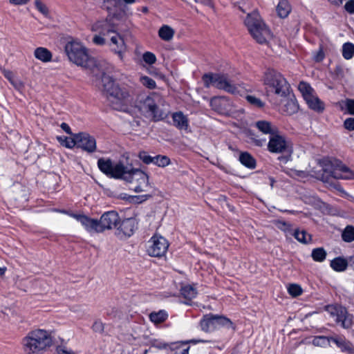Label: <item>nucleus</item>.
Listing matches in <instances>:
<instances>
[{
    "label": "nucleus",
    "mask_w": 354,
    "mask_h": 354,
    "mask_svg": "<svg viewBox=\"0 0 354 354\" xmlns=\"http://www.w3.org/2000/svg\"><path fill=\"white\" fill-rule=\"evenodd\" d=\"M333 166V169L330 171V176L334 178L348 179L353 175L350 169L339 160H335Z\"/></svg>",
    "instance_id": "obj_18"
},
{
    "label": "nucleus",
    "mask_w": 354,
    "mask_h": 354,
    "mask_svg": "<svg viewBox=\"0 0 354 354\" xmlns=\"http://www.w3.org/2000/svg\"><path fill=\"white\" fill-rule=\"evenodd\" d=\"M288 292L292 297H296L302 294L303 290L299 285L292 283L288 286Z\"/></svg>",
    "instance_id": "obj_37"
},
{
    "label": "nucleus",
    "mask_w": 354,
    "mask_h": 354,
    "mask_svg": "<svg viewBox=\"0 0 354 354\" xmlns=\"http://www.w3.org/2000/svg\"><path fill=\"white\" fill-rule=\"evenodd\" d=\"M60 127L66 133H68L69 135H72V132H71V128H70V127L68 126V124H66L65 122H63V123L61 124Z\"/></svg>",
    "instance_id": "obj_54"
},
{
    "label": "nucleus",
    "mask_w": 354,
    "mask_h": 354,
    "mask_svg": "<svg viewBox=\"0 0 354 354\" xmlns=\"http://www.w3.org/2000/svg\"><path fill=\"white\" fill-rule=\"evenodd\" d=\"M180 294L185 299L190 301L196 297L197 291L193 286L186 285L180 288Z\"/></svg>",
    "instance_id": "obj_27"
},
{
    "label": "nucleus",
    "mask_w": 354,
    "mask_h": 354,
    "mask_svg": "<svg viewBox=\"0 0 354 354\" xmlns=\"http://www.w3.org/2000/svg\"><path fill=\"white\" fill-rule=\"evenodd\" d=\"M298 88L301 93L304 100H306L314 94V90L310 85L305 82H301L299 84Z\"/></svg>",
    "instance_id": "obj_31"
},
{
    "label": "nucleus",
    "mask_w": 354,
    "mask_h": 354,
    "mask_svg": "<svg viewBox=\"0 0 354 354\" xmlns=\"http://www.w3.org/2000/svg\"><path fill=\"white\" fill-rule=\"evenodd\" d=\"M35 57L43 62H48L52 59V53L47 48L44 47H38L34 51Z\"/></svg>",
    "instance_id": "obj_23"
},
{
    "label": "nucleus",
    "mask_w": 354,
    "mask_h": 354,
    "mask_svg": "<svg viewBox=\"0 0 354 354\" xmlns=\"http://www.w3.org/2000/svg\"><path fill=\"white\" fill-rule=\"evenodd\" d=\"M73 217L90 233H102L106 230H111L117 227L120 221V216L115 211L104 212L100 220L91 218L84 214H73Z\"/></svg>",
    "instance_id": "obj_2"
},
{
    "label": "nucleus",
    "mask_w": 354,
    "mask_h": 354,
    "mask_svg": "<svg viewBox=\"0 0 354 354\" xmlns=\"http://www.w3.org/2000/svg\"><path fill=\"white\" fill-rule=\"evenodd\" d=\"M268 149L274 153H282L290 151L289 142L286 138L277 133L273 134L268 143Z\"/></svg>",
    "instance_id": "obj_15"
},
{
    "label": "nucleus",
    "mask_w": 354,
    "mask_h": 354,
    "mask_svg": "<svg viewBox=\"0 0 354 354\" xmlns=\"http://www.w3.org/2000/svg\"><path fill=\"white\" fill-rule=\"evenodd\" d=\"M277 11L280 17L285 18L290 12V6L286 1H281L278 3Z\"/></svg>",
    "instance_id": "obj_30"
},
{
    "label": "nucleus",
    "mask_w": 354,
    "mask_h": 354,
    "mask_svg": "<svg viewBox=\"0 0 354 354\" xmlns=\"http://www.w3.org/2000/svg\"><path fill=\"white\" fill-rule=\"evenodd\" d=\"M245 100L248 103L257 108H262L265 105L264 102H262L261 99L254 95H248L245 96Z\"/></svg>",
    "instance_id": "obj_36"
},
{
    "label": "nucleus",
    "mask_w": 354,
    "mask_h": 354,
    "mask_svg": "<svg viewBox=\"0 0 354 354\" xmlns=\"http://www.w3.org/2000/svg\"><path fill=\"white\" fill-rule=\"evenodd\" d=\"M294 237L299 242L307 244L311 242L312 236L305 230H296L293 234Z\"/></svg>",
    "instance_id": "obj_29"
},
{
    "label": "nucleus",
    "mask_w": 354,
    "mask_h": 354,
    "mask_svg": "<svg viewBox=\"0 0 354 354\" xmlns=\"http://www.w3.org/2000/svg\"><path fill=\"white\" fill-rule=\"evenodd\" d=\"M196 3H203L205 5H210L211 4V0H194Z\"/></svg>",
    "instance_id": "obj_56"
},
{
    "label": "nucleus",
    "mask_w": 354,
    "mask_h": 354,
    "mask_svg": "<svg viewBox=\"0 0 354 354\" xmlns=\"http://www.w3.org/2000/svg\"><path fill=\"white\" fill-rule=\"evenodd\" d=\"M340 349L343 352H346L349 354H354V346L353 344L348 340H345L340 347Z\"/></svg>",
    "instance_id": "obj_41"
},
{
    "label": "nucleus",
    "mask_w": 354,
    "mask_h": 354,
    "mask_svg": "<svg viewBox=\"0 0 354 354\" xmlns=\"http://www.w3.org/2000/svg\"><path fill=\"white\" fill-rule=\"evenodd\" d=\"M201 329L205 333H211L221 328L235 330V326L227 317L209 313L203 315L199 323Z\"/></svg>",
    "instance_id": "obj_7"
},
{
    "label": "nucleus",
    "mask_w": 354,
    "mask_h": 354,
    "mask_svg": "<svg viewBox=\"0 0 354 354\" xmlns=\"http://www.w3.org/2000/svg\"><path fill=\"white\" fill-rule=\"evenodd\" d=\"M92 329L95 333H102L104 331V324L100 320H96L94 322Z\"/></svg>",
    "instance_id": "obj_46"
},
{
    "label": "nucleus",
    "mask_w": 354,
    "mask_h": 354,
    "mask_svg": "<svg viewBox=\"0 0 354 354\" xmlns=\"http://www.w3.org/2000/svg\"><path fill=\"white\" fill-rule=\"evenodd\" d=\"M59 354H75L74 353H73L71 351H66L65 349H60L59 351Z\"/></svg>",
    "instance_id": "obj_58"
},
{
    "label": "nucleus",
    "mask_w": 354,
    "mask_h": 354,
    "mask_svg": "<svg viewBox=\"0 0 354 354\" xmlns=\"http://www.w3.org/2000/svg\"><path fill=\"white\" fill-rule=\"evenodd\" d=\"M149 243L151 244L147 248V252L151 257H161L164 256L169 247L167 240L161 236H153Z\"/></svg>",
    "instance_id": "obj_14"
},
{
    "label": "nucleus",
    "mask_w": 354,
    "mask_h": 354,
    "mask_svg": "<svg viewBox=\"0 0 354 354\" xmlns=\"http://www.w3.org/2000/svg\"><path fill=\"white\" fill-rule=\"evenodd\" d=\"M35 5L36 8L44 15L47 16L48 15V9L46 6L40 0H35Z\"/></svg>",
    "instance_id": "obj_43"
},
{
    "label": "nucleus",
    "mask_w": 354,
    "mask_h": 354,
    "mask_svg": "<svg viewBox=\"0 0 354 354\" xmlns=\"http://www.w3.org/2000/svg\"><path fill=\"white\" fill-rule=\"evenodd\" d=\"M309 108L317 111L322 112L324 109V103L314 94L311 97L305 100Z\"/></svg>",
    "instance_id": "obj_22"
},
{
    "label": "nucleus",
    "mask_w": 354,
    "mask_h": 354,
    "mask_svg": "<svg viewBox=\"0 0 354 354\" xmlns=\"http://www.w3.org/2000/svg\"><path fill=\"white\" fill-rule=\"evenodd\" d=\"M326 310L342 328L348 329L353 326V317L348 313L346 308L341 306L329 305L326 307Z\"/></svg>",
    "instance_id": "obj_12"
},
{
    "label": "nucleus",
    "mask_w": 354,
    "mask_h": 354,
    "mask_svg": "<svg viewBox=\"0 0 354 354\" xmlns=\"http://www.w3.org/2000/svg\"><path fill=\"white\" fill-rule=\"evenodd\" d=\"M65 51L68 59L77 66L87 67L91 62V58L85 47L80 42L71 41L65 46Z\"/></svg>",
    "instance_id": "obj_9"
},
{
    "label": "nucleus",
    "mask_w": 354,
    "mask_h": 354,
    "mask_svg": "<svg viewBox=\"0 0 354 354\" xmlns=\"http://www.w3.org/2000/svg\"><path fill=\"white\" fill-rule=\"evenodd\" d=\"M114 197H116L118 198H120V199H127V195L126 194H119L118 196H113Z\"/></svg>",
    "instance_id": "obj_57"
},
{
    "label": "nucleus",
    "mask_w": 354,
    "mask_h": 354,
    "mask_svg": "<svg viewBox=\"0 0 354 354\" xmlns=\"http://www.w3.org/2000/svg\"><path fill=\"white\" fill-rule=\"evenodd\" d=\"M263 82L268 91L277 95L286 97L290 94V84L280 73L274 69L268 68L266 71Z\"/></svg>",
    "instance_id": "obj_5"
},
{
    "label": "nucleus",
    "mask_w": 354,
    "mask_h": 354,
    "mask_svg": "<svg viewBox=\"0 0 354 354\" xmlns=\"http://www.w3.org/2000/svg\"><path fill=\"white\" fill-rule=\"evenodd\" d=\"M157 347L159 348H165L167 347V344H160V345H158Z\"/></svg>",
    "instance_id": "obj_61"
},
{
    "label": "nucleus",
    "mask_w": 354,
    "mask_h": 354,
    "mask_svg": "<svg viewBox=\"0 0 354 354\" xmlns=\"http://www.w3.org/2000/svg\"><path fill=\"white\" fill-rule=\"evenodd\" d=\"M58 140L62 145L68 148H73L74 146H76V134H74L73 138L64 137L63 139L62 138H58Z\"/></svg>",
    "instance_id": "obj_38"
},
{
    "label": "nucleus",
    "mask_w": 354,
    "mask_h": 354,
    "mask_svg": "<svg viewBox=\"0 0 354 354\" xmlns=\"http://www.w3.org/2000/svg\"><path fill=\"white\" fill-rule=\"evenodd\" d=\"M189 346L179 348L175 351L174 354H189Z\"/></svg>",
    "instance_id": "obj_52"
},
{
    "label": "nucleus",
    "mask_w": 354,
    "mask_h": 354,
    "mask_svg": "<svg viewBox=\"0 0 354 354\" xmlns=\"http://www.w3.org/2000/svg\"><path fill=\"white\" fill-rule=\"evenodd\" d=\"M3 75H4L6 78H7L12 84H13L12 79H13L14 75H13L12 71H3Z\"/></svg>",
    "instance_id": "obj_53"
},
{
    "label": "nucleus",
    "mask_w": 354,
    "mask_h": 354,
    "mask_svg": "<svg viewBox=\"0 0 354 354\" xmlns=\"http://www.w3.org/2000/svg\"><path fill=\"white\" fill-rule=\"evenodd\" d=\"M97 86L109 100H116L122 102L131 100V96L129 89L119 86L111 77L105 73L102 74Z\"/></svg>",
    "instance_id": "obj_4"
},
{
    "label": "nucleus",
    "mask_w": 354,
    "mask_h": 354,
    "mask_svg": "<svg viewBox=\"0 0 354 354\" xmlns=\"http://www.w3.org/2000/svg\"><path fill=\"white\" fill-rule=\"evenodd\" d=\"M345 106L347 110V112L350 115H354V100L346 99L345 101Z\"/></svg>",
    "instance_id": "obj_45"
},
{
    "label": "nucleus",
    "mask_w": 354,
    "mask_h": 354,
    "mask_svg": "<svg viewBox=\"0 0 354 354\" xmlns=\"http://www.w3.org/2000/svg\"><path fill=\"white\" fill-rule=\"evenodd\" d=\"M196 342H206L207 341H204V340H198V341H196Z\"/></svg>",
    "instance_id": "obj_63"
},
{
    "label": "nucleus",
    "mask_w": 354,
    "mask_h": 354,
    "mask_svg": "<svg viewBox=\"0 0 354 354\" xmlns=\"http://www.w3.org/2000/svg\"><path fill=\"white\" fill-rule=\"evenodd\" d=\"M153 164L164 167L170 164V159L166 156L158 155L154 156Z\"/></svg>",
    "instance_id": "obj_35"
},
{
    "label": "nucleus",
    "mask_w": 354,
    "mask_h": 354,
    "mask_svg": "<svg viewBox=\"0 0 354 354\" xmlns=\"http://www.w3.org/2000/svg\"><path fill=\"white\" fill-rule=\"evenodd\" d=\"M331 340L333 343H335L339 348L343 344L344 342L346 340L344 337H332Z\"/></svg>",
    "instance_id": "obj_49"
},
{
    "label": "nucleus",
    "mask_w": 354,
    "mask_h": 354,
    "mask_svg": "<svg viewBox=\"0 0 354 354\" xmlns=\"http://www.w3.org/2000/svg\"><path fill=\"white\" fill-rule=\"evenodd\" d=\"M97 167L106 176L115 179H123L125 174L129 172L128 166H125L122 162L113 165L109 158H100L97 160Z\"/></svg>",
    "instance_id": "obj_10"
},
{
    "label": "nucleus",
    "mask_w": 354,
    "mask_h": 354,
    "mask_svg": "<svg viewBox=\"0 0 354 354\" xmlns=\"http://www.w3.org/2000/svg\"><path fill=\"white\" fill-rule=\"evenodd\" d=\"M140 83L149 89H153L156 87V82L148 76H141L140 77Z\"/></svg>",
    "instance_id": "obj_39"
},
{
    "label": "nucleus",
    "mask_w": 354,
    "mask_h": 354,
    "mask_svg": "<svg viewBox=\"0 0 354 354\" xmlns=\"http://www.w3.org/2000/svg\"><path fill=\"white\" fill-rule=\"evenodd\" d=\"M151 197V195L146 194V195H142V196H138V198H142L141 201H146L147 199H148V198H149Z\"/></svg>",
    "instance_id": "obj_59"
},
{
    "label": "nucleus",
    "mask_w": 354,
    "mask_h": 354,
    "mask_svg": "<svg viewBox=\"0 0 354 354\" xmlns=\"http://www.w3.org/2000/svg\"><path fill=\"white\" fill-rule=\"evenodd\" d=\"M344 9L349 14H354V0H348L344 5Z\"/></svg>",
    "instance_id": "obj_48"
},
{
    "label": "nucleus",
    "mask_w": 354,
    "mask_h": 354,
    "mask_svg": "<svg viewBox=\"0 0 354 354\" xmlns=\"http://www.w3.org/2000/svg\"><path fill=\"white\" fill-rule=\"evenodd\" d=\"M129 172L125 174L123 179L133 185V189L136 192L147 191L149 187V176L142 171L128 166Z\"/></svg>",
    "instance_id": "obj_11"
},
{
    "label": "nucleus",
    "mask_w": 354,
    "mask_h": 354,
    "mask_svg": "<svg viewBox=\"0 0 354 354\" xmlns=\"http://www.w3.org/2000/svg\"><path fill=\"white\" fill-rule=\"evenodd\" d=\"M139 158L145 164L153 163L154 156H149L146 151H140L138 154Z\"/></svg>",
    "instance_id": "obj_40"
},
{
    "label": "nucleus",
    "mask_w": 354,
    "mask_h": 354,
    "mask_svg": "<svg viewBox=\"0 0 354 354\" xmlns=\"http://www.w3.org/2000/svg\"><path fill=\"white\" fill-rule=\"evenodd\" d=\"M174 33V29L168 25H163L158 30V36L165 41L171 40Z\"/></svg>",
    "instance_id": "obj_26"
},
{
    "label": "nucleus",
    "mask_w": 354,
    "mask_h": 354,
    "mask_svg": "<svg viewBox=\"0 0 354 354\" xmlns=\"http://www.w3.org/2000/svg\"><path fill=\"white\" fill-rule=\"evenodd\" d=\"M168 315L166 311L160 310L158 312H153L149 315L150 320L154 324H160L167 319Z\"/></svg>",
    "instance_id": "obj_28"
},
{
    "label": "nucleus",
    "mask_w": 354,
    "mask_h": 354,
    "mask_svg": "<svg viewBox=\"0 0 354 354\" xmlns=\"http://www.w3.org/2000/svg\"><path fill=\"white\" fill-rule=\"evenodd\" d=\"M76 142L77 147L81 148L88 153H93L96 151L95 138L87 133H76Z\"/></svg>",
    "instance_id": "obj_16"
},
{
    "label": "nucleus",
    "mask_w": 354,
    "mask_h": 354,
    "mask_svg": "<svg viewBox=\"0 0 354 354\" xmlns=\"http://www.w3.org/2000/svg\"><path fill=\"white\" fill-rule=\"evenodd\" d=\"M299 106L294 95L286 100L285 104L281 107V111L287 115H292L297 112Z\"/></svg>",
    "instance_id": "obj_21"
},
{
    "label": "nucleus",
    "mask_w": 354,
    "mask_h": 354,
    "mask_svg": "<svg viewBox=\"0 0 354 354\" xmlns=\"http://www.w3.org/2000/svg\"><path fill=\"white\" fill-rule=\"evenodd\" d=\"M330 267L336 272H343L348 267V261L346 259L339 257L330 261Z\"/></svg>",
    "instance_id": "obj_25"
},
{
    "label": "nucleus",
    "mask_w": 354,
    "mask_h": 354,
    "mask_svg": "<svg viewBox=\"0 0 354 354\" xmlns=\"http://www.w3.org/2000/svg\"><path fill=\"white\" fill-rule=\"evenodd\" d=\"M126 3L131 4L133 3L136 0H123Z\"/></svg>",
    "instance_id": "obj_62"
},
{
    "label": "nucleus",
    "mask_w": 354,
    "mask_h": 354,
    "mask_svg": "<svg viewBox=\"0 0 354 354\" xmlns=\"http://www.w3.org/2000/svg\"><path fill=\"white\" fill-rule=\"evenodd\" d=\"M119 225L116 229L115 234L120 239L130 237L137 228V223L133 218H128L119 221Z\"/></svg>",
    "instance_id": "obj_17"
},
{
    "label": "nucleus",
    "mask_w": 354,
    "mask_h": 354,
    "mask_svg": "<svg viewBox=\"0 0 354 354\" xmlns=\"http://www.w3.org/2000/svg\"><path fill=\"white\" fill-rule=\"evenodd\" d=\"M164 102L165 100L160 93L152 92L145 98L140 100L137 106L146 118L153 121H160L165 119L167 115L160 108V106L162 105Z\"/></svg>",
    "instance_id": "obj_3"
},
{
    "label": "nucleus",
    "mask_w": 354,
    "mask_h": 354,
    "mask_svg": "<svg viewBox=\"0 0 354 354\" xmlns=\"http://www.w3.org/2000/svg\"><path fill=\"white\" fill-rule=\"evenodd\" d=\"M342 237L347 243L354 241V227L351 225L346 226L342 232Z\"/></svg>",
    "instance_id": "obj_34"
},
{
    "label": "nucleus",
    "mask_w": 354,
    "mask_h": 354,
    "mask_svg": "<svg viewBox=\"0 0 354 354\" xmlns=\"http://www.w3.org/2000/svg\"><path fill=\"white\" fill-rule=\"evenodd\" d=\"M173 124L180 130H187L189 127V120L183 112H175L172 114Z\"/></svg>",
    "instance_id": "obj_19"
},
{
    "label": "nucleus",
    "mask_w": 354,
    "mask_h": 354,
    "mask_svg": "<svg viewBox=\"0 0 354 354\" xmlns=\"http://www.w3.org/2000/svg\"><path fill=\"white\" fill-rule=\"evenodd\" d=\"M6 268H0V276H3L5 273Z\"/></svg>",
    "instance_id": "obj_60"
},
{
    "label": "nucleus",
    "mask_w": 354,
    "mask_h": 354,
    "mask_svg": "<svg viewBox=\"0 0 354 354\" xmlns=\"http://www.w3.org/2000/svg\"><path fill=\"white\" fill-rule=\"evenodd\" d=\"M254 126L258 130L264 134H268L270 138L277 133V128L274 127L271 122L266 120H259L255 122Z\"/></svg>",
    "instance_id": "obj_20"
},
{
    "label": "nucleus",
    "mask_w": 354,
    "mask_h": 354,
    "mask_svg": "<svg viewBox=\"0 0 354 354\" xmlns=\"http://www.w3.org/2000/svg\"><path fill=\"white\" fill-rule=\"evenodd\" d=\"M327 253L323 248H317L313 250L311 257L315 261L322 262L326 258Z\"/></svg>",
    "instance_id": "obj_32"
},
{
    "label": "nucleus",
    "mask_w": 354,
    "mask_h": 354,
    "mask_svg": "<svg viewBox=\"0 0 354 354\" xmlns=\"http://www.w3.org/2000/svg\"><path fill=\"white\" fill-rule=\"evenodd\" d=\"M249 137L253 141L255 145L258 147L263 146L266 141V139L258 138V136H256L254 133H252L251 131L249 132Z\"/></svg>",
    "instance_id": "obj_44"
},
{
    "label": "nucleus",
    "mask_w": 354,
    "mask_h": 354,
    "mask_svg": "<svg viewBox=\"0 0 354 354\" xmlns=\"http://www.w3.org/2000/svg\"><path fill=\"white\" fill-rule=\"evenodd\" d=\"M30 0H9V3L12 5L19 6V5H25Z\"/></svg>",
    "instance_id": "obj_51"
},
{
    "label": "nucleus",
    "mask_w": 354,
    "mask_h": 354,
    "mask_svg": "<svg viewBox=\"0 0 354 354\" xmlns=\"http://www.w3.org/2000/svg\"><path fill=\"white\" fill-rule=\"evenodd\" d=\"M93 41L97 45H103L105 44V39L100 35H95L93 39Z\"/></svg>",
    "instance_id": "obj_50"
},
{
    "label": "nucleus",
    "mask_w": 354,
    "mask_h": 354,
    "mask_svg": "<svg viewBox=\"0 0 354 354\" xmlns=\"http://www.w3.org/2000/svg\"><path fill=\"white\" fill-rule=\"evenodd\" d=\"M354 55V44L346 42L342 46V56L346 59H351Z\"/></svg>",
    "instance_id": "obj_33"
},
{
    "label": "nucleus",
    "mask_w": 354,
    "mask_h": 354,
    "mask_svg": "<svg viewBox=\"0 0 354 354\" xmlns=\"http://www.w3.org/2000/svg\"><path fill=\"white\" fill-rule=\"evenodd\" d=\"M239 161L245 167L253 169L256 167V160L248 152H242L239 156Z\"/></svg>",
    "instance_id": "obj_24"
},
{
    "label": "nucleus",
    "mask_w": 354,
    "mask_h": 354,
    "mask_svg": "<svg viewBox=\"0 0 354 354\" xmlns=\"http://www.w3.org/2000/svg\"><path fill=\"white\" fill-rule=\"evenodd\" d=\"M202 80L205 88H209L212 85L218 89L224 90L232 94L239 92L238 87L232 84L225 75L212 73H205L203 75Z\"/></svg>",
    "instance_id": "obj_8"
},
{
    "label": "nucleus",
    "mask_w": 354,
    "mask_h": 354,
    "mask_svg": "<svg viewBox=\"0 0 354 354\" xmlns=\"http://www.w3.org/2000/svg\"><path fill=\"white\" fill-rule=\"evenodd\" d=\"M324 53L322 51H319L317 56L315 57V61L316 62H321L324 59Z\"/></svg>",
    "instance_id": "obj_55"
},
{
    "label": "nucleus",
    "mask_w": 354,
    "mask_h": 354,
    "mask_svg": "<svg viewBox=\"0 0 354 354\" xmlns=\"http://www.w3.org/2000/svg\"><path fill=\"white\" fill-rule=\"evenodd\" d=\"M144 62L148 64H153L156 61L155 55L151 52H146L142 55Z\"/></svg>",
    "instance_id": "obj_42"
},
{
    "label": "nucleus",
    "mask_w": 354,
    "mask_h": 354,
    "mask_svg": "<svg viewBox=\"0 0 354 354\" xmlns=\"http://www.w3.org/2000/svg\"><path fill=\"white\" fill-rule=\"evenodd\" d=\"M103 35L113 34L110 38V46L111 50L116 53L120 59H123V54L126 51V45L124 39L122 36L115 32L112 28L108 27L107 23H105L102 26V30L100 32Z\"/></svg>",
    "instance_id": "obj_13"
},
{
    "label": "nucleus",
    "mask_w": 354,
    "mask_h": 354,
    "mask_svg": "<svg viewBox=\"0 0 354 354\" xmlns=\"http://www.w3.org/2000/svg\"><path fill=\"white\" fill-rule=\"evenodd\" d=\"M51 333L44 329L29 331L21 339L24 354H43L53 345Z\"/></svg>",
    "instance_id": "obj_1"
},
{
    "label": "nucleus",
    "mask_w": 354,
    "mask_h": 354,
    "mask_svg": "<svg viewBox=\"0 0 354 354\" xmlns=\"http://www.w3.org/2000/svg\"><path fill=\"white\" fill-rule=\"evenodd\" d=\"M344 127L346 129L349 131L354 130V118H349L345 120L344 122Z\"/></svg>",
    "instance_id": "obj_47"
},
{
    "label": "nucleus",
    "mask_w": 354,
    "mask_h": 354,
    "mask_svg": "<svg viewBox=\"0 0 354 354\" xmlns=\"http://www.w3.org/2000/svg\"><path fill=\"white\" fill-rule=\"evenodd\" d=\"M245 24L258 43L263 44L267 42L268 38L270 36V31L258 12L254 11L248 14L245 19Z\"/></svg>",
    "instance_id": "obj_6"
}]
</instances>
